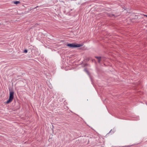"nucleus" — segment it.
<instances>
[{"label":"nucleus","instance_id":"nucleus-3","mask_svg":"<svg viewBox=\"0 0 147 147\" xmlns=\"http://www.w3.org/2000/svg\"><path fill=\"white\" fill-rule=\"evenodd\" d=\"M95 58L98 59V63H100V60L101 59V57H100L96 56L95 57Z\"/></svg>","mask_w":147,"mask_h":147},{"label":"nucleus","instance_id":"nucleus-5","mask_svg":"<svg viewBox=\"0 0 147 147\" xmlns=\"http://www.w3.org/2000/svg\"><path fill=\"white\" fill-rule=\"evenodd\" d=\"M13 3L15 4H18V1H14Z\"/></svg>","mask_w":147,"mask_h":147},{"label":"nucleus","instance_id":"nucleus-1","mask_svg":"<svg viewBox=\"0 0 147 147\" xmlns=\"http://www.w3.org/2000/svg\"><path fill=\"white\" fill-rule=\"evenodd\" d=\"M9 96V99L7 101L6 103L8 104L12 101L13 98L14 92L13 91H11L10 90Z\"/></svg>","mask_w":147,"mask_h":147},{"label":"nucleus","instance_id":"nucleus-8","mask_svg":"<svg viewBox=\"0 0 147 147\" xmlns=\"http://www.w3.org/2000/svg\"><path fill=\"white\" fill-rule=\"evenodd\" d=\"M144 16H146V17H147V15H144Z\"/></svg>","mask_w":147,"mask_h":147},{"label":"nucleus","instance_id":"nucleus-2","mask_svg":"<svg viewBox=\"0 0 147 147\" xmlns=\"http://www.w3.org/2000/svg\"><path fill=\"white\" fill-rule=\"evenodd\" d=\"M82 44H76L74 43L68 44L67 45V46L69 47L70 48H73L76 47H78L82 46Z\"/></svg>","mask_w":147,"mask_h":147},{"label":"nucleus","instance_id":"nucleus-4","mask_svg":"<svg viewBox=\"0 0 147 147\" xmlns=\"http://www.w3.org/2000/svg\"><path fill=\"white\" fill-rule=\"evenodd\" d=\"M117 16H115V14H112L111 15H110V16L111 17H112L113 16H114L115 17H117Z\"/></svg>","mask_w":147,"mask_h":147},{"label":"nucleus","instance_id":"nucleus-6","mask_svg":"<svg viewBox=\"0 0 147 147\" xmlns=\"http://www.w3.org/2000/svg\"><path fill=\"white\" fill-rule=\"evenodd\" d=\"M27 52H28V51H27V50L25 49L24 51V53H27Z\"/></svg>","mask_w":147,"mask_h":147},{"label":"nucleus","instance_id":"nucleus-7","mask_svg":"<svg viewBox=\"0 0 147 147\" xmlns=\"http://www.w3.org/2000/svg\"><path fill=\"white\" fill-rule=\"evenodd\" d=\"M38 6H37L36 7H35V8H38Z\"/></svg>","mask_w":147,"mask_h":147}]
</instances>
